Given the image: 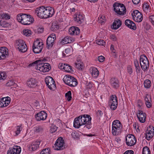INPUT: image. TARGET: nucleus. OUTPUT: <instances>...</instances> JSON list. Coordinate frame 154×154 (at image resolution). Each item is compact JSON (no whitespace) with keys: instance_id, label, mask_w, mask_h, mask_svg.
<instances>
[{"instance_id":"1","label":"nucleus","mask_w":154,"mask_h":154,"mask_svg":"<svg viewBox=\"0 0 154 154\" xmlns=\"http://www.w3.org/2000/svg\"><path fill=\"white\" fill-rule=\"evenodd\" d=\"M41 60H36L33 63L30 64L29 66H35V68L37 70H39L40 71L45 72H48L51 68L50 65L48 63H44Z\"/></svg>"},{"instance_id":"2","label":"nucleus","mask_w":154,"mask_h":154,"mask_svg":"<svg viewBox=\"0 0 154 154\" xmlns=\"http://www.w3.org/2000/svg\"><path fill=\"white\" fill-rule=\"evenodd\" d=\"M29 14H19L17 16L18 21L22 24L24 25H29L33 20Z\"/></svg>"},{"instance_id":"3","label":"nucleus","mask_w":154,"mask_h":154,"mask_svg":"<svg viewBox=\"0 0 154 154\" xmlns=\"http://www.w3.org/2000/svg\"><path fill=\"white\" fill-rule=\"evenodd\" d=\"M122 129V125L118 120H114L112 125V132L113 135H117L121 134Z\"/></svg>"},{"instance_id":"4","label":"nucleus","mask_w":154,"mask_h":154,"mask_svg":"<svg viewBox=\"0 0 154 154\" xmlns=\"http://www.w3.org/2000/svg\"><path fill=\"white\" fill-rule=\"evenodd\" d=\"M114 11L117 15H124L126 12V9L123 4L116 2L113 5Z\"/></svg>"},{"instance_id":"5","label":"nucleus","mask_w":154,"mask_h":154,"mask_svg":"<svg viewBox=\"0 0 154 154\" xmlns=\"http://www.w3.org/2000/svg\"><path fill=\"white\" fill-rule=\"evenodd\" d=\"M82 125H85V127L88 129L91 128V118L88 115H82L79 116Z\"/></svg>"},{"instance_id":"6","label":"nucleus","mask_w":154,"mask_h":154,"mask_svg":"<svg viewBox=\"0 0 154 154\" xmlns=\"http://www.w3.org/2000/svg\"><path fill=\"white\" fill-rule=\"evenodd\" d=\"M65 83L70 87L76 86L78 84L77 80L73 77L66 75L63 79Z\"/></svg>"},{"instance_id":"7","label":"nucleus","mask_w":154,"mask_h":154,"mask_svg":"<svg viewBox=\"0 0 154 154\" xmlns=\"http://www.w3.org/2000/svg\"><path fill=\"white\" fill-rule=\"evenodd\" d=\"M140 61L143 70L145 71L148 69L149 67V63L147 57L145 55H142L140 56Z\"/></svg>"},{"instance_id":"8","label":"nucleus","mask_w":154,"mask_h":154,"mask_svg":"<svg viewBox=\"0 0 154 154\" xmlns=\"http://www.w3.org/2000/svg\"><path fill=\"white\" fill-rule=\"evenodd\" d=\"M15 45L20 51L25 52L27 49L26 44L23 40L19 39L16 41Z\"/></svg>"},{"instance_id":"9","label":"nucleus","mask_w":154,"mask_h":154,"mask_svg":"<svg viewBox=\"0 0 154 154\" xmlns=\"http://www.w3.org/2000/svg\"><path fill=\"white\" fill-rule=\"evenodd\" d=\"M44 16L45 18H47L53 16L54 13V9L53 8L50 7H45L43 6V8Z\"/></svg>"},{"instance_id":"10","label":"nucleus","mask_w":154,"mask_h":154,"mask_svg":"<svg viewBox=\"0 0 154 154\" xmlns=\"http://www.w3.org/2000/svg\"><path fill=\"white\" fill-rule=\"evenodd\" d=\"M43 48L42 42L37 40L35 41L34 43L32 50L35 53L38 54L42 51Z\"/></svg>"},{"instance_id":"11","label":"nucleus","mask_w":154,"mask_h":154,"mask_svg":"<svg viewBox=\"0 0 154 154\" xmlns=\"http://www.w3.org/2000/svg\"><path fill=\"white\" fill-rule=\"evenodd\" d=\"M109 104L112 110H114L116 109L118 106V100L116 95H112L111 96Z\"/></svg>"},{"instance_id":"12","label":"nucleus","mask_w":154,"mask_h":154,"mask_svg":"<svg viewBox=\"0 0 154 154\" xmlns=\"http://www.w3.org/2000/svg\"><path fill=\"white\" fill-rule=\"evenodd\" d=\"M131 15L133 20L136 22H140L143 19L142 14L138 10L134 11Z\"/></svg>"},{"instance_id":"13","label":"nucleus","mask_w":154,"mask_h":154,"mask_svg":"<svg viewBox=\"0 0 154 154\" xmlns=\"http://www.w3.org/2000/svg\"><path fill=\"white\" fill-rule=\"evenodd\" d=\"M56 39V35L54 33L51 34L48 37L46 41L47 48H49L52 47Z\"/></svg>"},{"instance_id":"14","label":"nucleus","mask_w":154,"mask_h":154,"mask_svg":"<svg viewBox=\"0 0 154 154\" xmlns=\"http://www.w3.org/2000/svg\"><path fill=\"white\" fill-rule=\"evenodd\" d=\"M125 140L126 144L129 146L134 145L136 141L135 137L131 134L127 135L126 137Z\"/></svg>"},{"instance_id":"15","label":"nucleus","mask_w":154,"mask_h":154,"mask_svg":"<svg viewBox=\"0 0 154 154\" xmlns=\"http://www.w3.org/2000/svg\"><path fill=\"white\" fill-rule=\"evenodd\" d=\"M56 149L57 150H61L63 149L65 146L63 138L59 137L56 140L55 144Z\"/></svg>"},{"instance_id":"16","label":"nucleus","mask_w":154,"mask_h":154,"mask_svg":"<svg viewBox=\"0 0 154 154\" xmlns=\"http://www.w3.org/2000/svg\"><path fill=\"white\" fill-rule=\"evenodd\" d=\"M45 82L48 88L52 90L55 88V82L52 77L48 76L46 78Z\"/></svg>"},{"instance_id":"17","label":"nucleus","mask_w":154,"mask_h":154,"mask_svg":"<svg viewBox=\"0 0 154 154\" xmlns=\"http://www.w3.org/2000/svg\"><path fill=\"white\" fill-rule=\"evenodd\" d=\"M154 135V128L152 126H149L146 131V137L147 140L151 139Z\"/></svg>"},{"instance_id":"18","label":"nucleus","mask_w":154,"mask_h":154,"mask_svg":"<svg viewBox=\"0 0 154 154\" xmlns=\"http://www.w3.org/2000/svg\"><path fill=\"white\" fill-rule=\"evenodd\" d=\"M10 101L11 98L9 97L0 99V107L2 108L7 106Z\"/></svg>"},{"instance_id":"19","label":"nucleus","mask_w":154,"mask_h":154,"mask_svg":"<svg viewBox=\"0 0 154 154\" xmlns=\"http://www.w3.org/2000/svg\"><path fill=\"white\" fill-rule=\"evenodd\" d=\"M137 116L139 120L141 123H144L146 121V115L145 113L143 112L141 110H138L137 112Z\"/></svg>"},{"instance_id":"20","label":"nucleus","mask_w":154,"mask_h":154,"mask_svg":"<svg viewBox=\"0 0 154 154\" xmlns=\"http://www.w3.org/2000/svg\"><path fill=\"white\" fill-rule=\"evenodd\" d=\"M8 50L5 47L0 48V60H3L8 56Z\"/></svg>"},{"instance_id":"21","label":"nucleus","mask_w":154,"mask_h":154,"mask_svg":"<svg viewBox=\"0 0 154 154\" xmlns=\"http://www.w3.org/2000/svg\"><path fill=\"white\" fill-rule=\"evenodd\" d=\"M47 114L44 111H41L39 112L35 116V118L37 121H40L44 120L47 118Z\"/></svg>"},{"instance_id":"22","label":"nucleus","mask_w":154,"mask_h":154,"mask_svg":"<svg viewBox=\"0 0 154 154\" xmlns=\"http://www.w3.org/2000/svg\"><path fill=\"white\" fill-rule=\"evenodd\" d=\"M21 151V149L20 147L14 146L8 151L7 154H20Z\"/></svg>"},{"instance_id":"23","label":"nucleus","mask_w":154,"mask_h":154,"mask_svg":"<svg viewBox=\"0 0 154 154\" xmlns=\"http://www.w3.org/2000/svg\"><path fill=\"white\" fill-rule=\"evenodd\" d=\"M26 85L29 88H34L37 85V82L34 79L31 78L27 80Z\"/></svg>"},{"instance_id":"24","label":"nucleus","mask_w":154,"mask_h":154,"mask_svg":"<svg viewBox=\"0 0 154 154\" xmlns=\"http://www.w3.org/2000/svg\"><path fill=\"white\" fill-rule=\"evenodd\" d=\"M80 29L77 27L72 26L71 27L69 30V33L71 35H77L79 34Z\"/></svg>"},{"instance_id":"25","label":"nucleus","mask_w":154,"mask_h":154,"mask_svg":"<svg viewBox=\"0 0 154 154\" xmlns=\"http://www.w3.org/2000/svg\"><path fill=\"white\" fill-rule=\"evenodd\" d=\"M110 84L112 87L115 89H117L119 85V83L118 79L115 78H112L110 80Z\"/></svg>"},{"instance_id":"26","label":"nucleus","mask_w":154,"mask_h":154,"mask_svg":"<svg viewBox=\"0 0 154 154\" xmlns=\"http://www.w3.org/2000/svg\"><path fill=\"white\" fill-rule=\"evenodd\" d=\"M125 24L128 27L131 29L133 30L136 29V26L135 23L130 20H126L125 21Z\"/></svg>"},{"instance_id":"27","label":"nucleus","mask_w":154,"mask_h":154,"mask_svg":"<svg viewBox=\"0 0 154 154\" xmlns=\"http://www.w3.org/2000/svg\"><path fill=\"white\" fill-rule=\"evenodd\" d=\"M43 6H41L37 8L35 10V14L39 17L41 18H45L44 16L43 11Z\"/></svg>"},{"instance_id":"28","label":"nucleus","mask_w":154,"mask_h":154,"mask_svg":"<svg viewBox=\"0 0 154 154\" xmlns=\"http://www.w3.org/2000/svg\"><path fill=\"white\" fill-rule=\"evenodd\" d=\"M74 20L77 23L81 24L84 21V15L81 14H77L74 17Z\"/></svg>"},{"instance_id":"29","label":"nucleus","mask_w":154,"mask_h":154,"mask_svg":"<svg viewBox=\"0 0 154 154\" xmlns=\"http://www.w3.org/2000/svg\"><path fill=\"white\" fill-rule=\"evenodd\" d=\"M146 105L148 108H150L152 106L151 98L150 95L146 94L144 97Z\"/></svg>"},{"instance_id":"30","label":"nucleus","mask_w":154,"mask_h":154,"mask_svg":"<svg viewBox=\"0 0 154 154\" xmlns=\"http://www.w3.org/2000/svg\"><path fill=\"white\" fill-rule=\"evenodd\" d=\"M82 124L79 116L75 119L73 122V126L75 128H78L82 125Z\"/></svg>"},{"instance_id":"31","label":"nucleus","mask_w":154,"mask_h":154,"mask_svg":"<svg viewBox=\"0 0 154 154\" xmlns=\"http://www.w3.org/2000/svg\"><path fill=\"white\" fill-rule=\"evenodd\" d=\"M121 24V21L119 19H117L115 20L112 27L114 29H117L120 27Z\"/></svg>"},{"instance_id":"32","label":"nucleus","mask_w":154,"mask_h":154,"mask_svg":"<svg viewBox=\"0 0 154 154\" xmlns=\"http://www.w3.org/2000/svg\"><path fill=\"white\" fill-rule=\"evenodd\" d=\"M41 142V140H38L32 142L30 147L32 149V150L35 151L39 147Z\"/></svg>"},{"instance_id":"33","label":"nucleus","mask_w":154,"mask_h":154,"mask_svg":"<svg viewBox=\"0 0 154 154\" xmlns=\"http://www.w3.org/2000/svg\"><path fill=\"white\" fill-rule=\"evenodd\" d=\"M143 9L144 12L146 14L149 13L150 12V8L149 7L148 4L146 2H144L143 3Z\"/></svg>"},{"instance_id":"34","label":"nucleus","mask_w":154,"mask_h":154,"mask_svg":"<svg viewBox=\"0 0 154 154\" xmlns=\"http://www.w3.org/2000/svg\"><path fill=\"white\" fill-rule=\"evenodd\" d=\"M75 67L79 69H82L83 67V64L79 59L77 58L76 62L75 63Z\"/></svg>"},{"instance_id":"35","label":"nucleus","mask_w":154,"mask_h":154,"mask_svg":"<svg viewBox=\"0 0 154 154\" xmlns=\"http://www.w3.org/2000/svg\"><path fill=\"white\" fill-rule=\"evenodd\" d=\"M44 129L43 127L41 125L37 126L34 128V132L36 133L42 132Z\"/></svg>"},{"instance_id":"36","label":"nucleus","mask_w":154,"mask_h":154,"mask_svg":"<svg viewBox=\"0 0 154 154\" xmlns=\"http://www.w3.org/2000/svg\"><path fill=\"white\" fill-rule=\"evenodd\" d=\"M71 38L67 36L62 39L61 41V43L63 45H64L71 43Z\"/></svg>"},{"instance_id":"37","label":"nucleus","mask_w":154,"mask_h":154,"mask_svg":"<svg viewBox=\"0 0 154 154\" xmlns=\"http://www.w3.org/2000/svg\"><path fill=\"white\" fill-rule=\"evenodd\" d=\"M91 74L92 76L94 78H97L99 75V72L98 69L96 68H93Z\"/></svg>"},{"instance_id":"38","label":"nucleus","mask_w":154,"mask_h":154,"mask_svg":"<svg viewBox=\"0 0 154 154\" xmlns=\"http://www.w3.org/2000/svg\"><path fill=\"white\" fill-rule=\"evenodd\" d=\"M144 86L147 88H149L150 86L151 82L149 79H146L145 80L144 82Z\"/></svg>"},{"instance_id":"39","label":"nucleus","mask_w":154,"mask_h":154,"mask_svg":"<svg viewBox=\"0 0 154 154\" xmlns=\"http://www.w3.org/2000/svg\"><path fill=\"white\" fill-rule=\"evenodd\" d=\"M22 128L23 126L22 125L17 126L16 128V131H15V133L17 135L20 134V131H22Z\"/></svg>"},{"instance_id":"40","label":"nucleus","mask_w":154,"mask_h":154,"mask_svg":"<svg viewBox=\"0 0 154 154\" xmlns=\"http://www.w3.org/2000/svg\"><path fill=\"white\" fill-rule=\"evenodd\" d=\"M63 56L64 57H67L71 55L70 50L69 48L66 49L63 53Z\"/></svg>"},{"instance_id":"41","label":"nucleus","mask_w":154,"mask_h":154,"mask_svg":"<svg viewBox=\"0 0 154 154\" xmlns=\"http://www.w3.org/2000/svg\"><path fill=\"white\" fill-rule=\"evenodd\" d=\"M142 154H150V150L147 146L143 148Z\"/></svg>"},{"instance_id":"42","label":"nucleus","mask_w":154,"mask_h":154,"mask_svg":"<svg viewBox=\"0 0 154 154\" xmlns=\"http://www.w3.org/2000/svg\"><path fill=\"white\" fill-rule=\"evenodd\" d=\"M0 25L2 27L5 28L8 27L10 25L8 23L2 20L0 21Z\"/></svg>"},{"instance_id":"43","label":"nucleus","mask_w":154,"mask_h":154,"mask_svg":"<svg viewBox=\"0 0 154 154\" xmlns=\"http://www.w3.org/2000/svg\"><path fill=\"white\" fill-rule=\"evenodd\" d=\"M66 72H70L72 71V67L67 64H65V67L64 69Z\"/></svg>"},{"instance_id":"44","label":"nucleus","mask_w":154,"mask_h":154,"mask_svg":"<svg viewBox=\"0 0 154 154\" xmlns=\"http://www.w3.org/2000/svg\"><path fill=\"white\" fill-rule=\"evenodd\" d=\"M23 34L26 36H29L31 35V31L29 29H25L23 30Z\"/></svg>"},{"instance_id":"45","label":"nucleus","mask_w":154,"mask_h":154,"mask_svg":"<svg viewBox=\"0 0 154 154\" xmlns=\"http://www.w3.org/2000/svg\"><path fill=\"white\" fill-rule=\"evenodd\" d=\"M1 17L4 19H9L10 18V15L6 13L2 14L1 15Z\"/></svg>"},{"instance_id":"46","label":"nucleus","mask_w":154,"mask_h":154,"mask_svg":"<svg viewBox=\"0 0 154 154\" xmlns=\"http://www.w3.org/2000/svg\"><path fill=\"white\" fill-rule=\"evenodd\" d=\"M50 149L48 148L43 149L41 152L40 154H50Z\"/></svg>"},{"instance_id":"47","label":"nucleus","mask_w":154,"mask_h":154,"mask_svg":"<svg viewBox=\"0 0 154 154\" xmlns=\"http://www.w3.org/2000/svg\"><path fill=\"white\" fill-rule=\"evenodd\" d=\"M65 96L68 101L70 100L72 98L71 91H69L66 93L65 94Z\"/></svg>"},{"instance_id":"48","label":"nucleus","mask_w":154,"mask_h":154,"mask_svg":"<svg viewBox=\"0 0 154 154\" xmlns=\"http://www.w3.org/2000/svg\"><path fill=\"white\" fill-rule=\"evenodd\" d=\"M96 43L99 45L103 46L105 44L104 41L102 39H99L96 40Z\"/></svg>"},{"instance_id":"49","label":"nucleus","mask_w":154,"mask_h":154,"mask_svg":"<svg viewBox=\"0 0 154 154\" xmlns=\"http://www.w3.org/2000/svg\"><path fill=\"white\" fill-rule=\"evenodd\" d=\"M99 22L100 23H102L104 22L106 20V19L105 17L103 15H101L98 18Z\"/></svg>"},{"instance_id":"50","label":"nucleus","mask_w":154,"mask_h":154,"mask_svg":"<svg viewBox=\"0 0 154 154\" xmlns=\"http://www.w3.org/2000/svg\"><path fill=\"white\" fill-rule=\"evenodd\" d=\"M57 127L56 126L52 125L51 127L50 132L52 133L54 132L57 131Z\"/></svg>"},{"instance_id":"51","label":"nucleus","mask_w":154,"mask_h":154,"mask_svg":"<svg viewBox=\"0 0 154 154\" xmlns=\"http://www.w3.org/2000/svg\"><path fill=\"white\" fill-rule=\"evenodd\" d=\"M6 77V75L4 72L0 73V80L3 81L5 79Z\"/></svg>"},{"instance_id":"52","label":"nucleus","mask_w":154,"mask_h":154,"mask_svg":"<svg viewBox=\"0 0 154 154\" xmlns=\"http://www.w3.org/2000/svg\"><path fill=\"white\" fill-rule=\"evenodd\" d=\"M149 20L152 24L154 26V15H151L149 16Z\"/></svg>"},{"instance_id":"53","label":"nucleus","mask_w":154,"mask_h":154,"mask_svg":"<svg viewBox=\"0 0 154 154\" xmlns=\"http://www.w3.org/2000/svg\"><path fill=\"white\" fill-rule=\"evenodd\" d=\"M127 70L128 73L130 75H131L132 73V68L130 66H128L127 67Z\"/></svg>"},{"instance_id":"54","label":"nucleus","mask_w":154,"mask_h":154,"mask_svg":"<svg viewBox=\"0 0 154 154\" xmlns=\"http://www.w3.org/2000/svg\"><path fill=\"white\" fill-rule=\"evenodd\" d=\"M44 29L42 26H39L37 29V32L38 33H41L43 32Z\"/></svg>"},{"instance_id":"55","label":"nucleus","mask_w":154,"mask_h":154,"mask_svg":"<svg viewBox=\"0 0 154 154\" xmlns=\"http://www.w3.org/2000/svg\"><path fill=\"white\" fill-rule=\"evenodd\" d=\"M104 57L102 56H100L98 57V60L100 62H103L104 60Z\"/></svg>"},{"instance_id":"56","label":"nucleus","mask_w":154,"mask_h":154,"mask_svg":"<svg viewBox=\"0 0 154 154\" xmlns=\"http://www.w3.org/2000/svg\"><path fill=\"white\" fill-rule=\"evenodd\" d=\"M58 67L60 69H64V67H65V64L60 63L58 65Z\"/></svg>"},{"instance_id":"57","label":"nucleus","mask_w":154,"mask_h":154,"mask_svg":"<svg viewBox=\"0 0 154 154\" xmlns=\"http://www.w3.org/2000/svg\"><path fill=\"white\" fill-rule=\"evenodd\" d=\"M59 27V26L58 25H54L53 24L51 26V28L52 29H53V30H56L57 29H58Z\"/></svg>"},{"instance_id":"58","label":"nucleus","mask_w":154,"mask_h":154,"mask_svg":"<svg viewBox=\"0 0 154 154\" xmlns=\"http://www.w3.org/2000/svg\"><path fill=\"white\" fill-rule=\"evenodd\" d=\"M134 151L132 150H128L126 151L123 154H133Z\"/></svg>"},{"instance_id":"59","label":"nucleus","mask_w":154,"mask_h":154,"mask_svg":"<svg viewBox=\"0 0 154 154\" xmlns=\"http://www.w3.org/2000/svg\"><path fill=\"white\" fill-rule=\"evenodd\" d=\"M110 49L112 53H116V50L114 48V46L113 45H111Z\"/></svg>"},{"instance_id":"60","label":"nucleus","mask_w":154,"mask_h":154,"mask_svg":"<svg viewBox=\"0 0 154 154\" xmlns=\"http://www.w3.org/2000/svg\"><path fill=\"white\" fill-rule=\"evenodd\" d=\"M14 84V82L13 81L10 80L7 83V85L8 86H11Z\"/></svg>"},{"instance_id":"61","label":"nucleus","mask_w":154,"mask_h":154,"mask_svg":"<svg viewBox=\"0 0 154 154\" xmlns=\"http://www.w3.org/2000/svg\"><path fill=\"white\" fill-rule=\"evenodd\" d=\"M142 105V101L140 100H138L137 103V106L140 108Z\"/></svg>"},{"instance_id":"62","label":"nucleus","mask_w":154,"mask_h":154,"mask_svg":"<svg viewBox=\"0 0 154 154\" xmlns=\"http://www.w3.org/2000/svg\"><path fill=\"white\" fill-rule=\"evenodd\" d=\"M134 64L135 67L140 66L139 65V62L137 60H134Z\"/></svg>"},{"instance_id":"63","label":"nucleus","mask_w":154,"mask_h":154,"mask_svg":"<svg viewBox=\"0 0 154 154\" xmlns=\"http://www.w3.org/2000/svg\"><path fill=\"white\" fill-rule=\"evenodd\" d=\"M136 71L137 73H139L140 72V66L135 67Z\"/></svg>"},{"instance_id":"64","label":"nucleus","mask_w":154,"mask_h":154,"mask_svg":"<svg viewBox=\"0 0 154 154\" xmlns=\"http://www.w3.org/2000/svg\"><path fill=\"white\" fill-rule=\"evenodd\" d=\"M132 2L134 4H138L140 2V0H132Z\"/></svg>"}]
</instances>
